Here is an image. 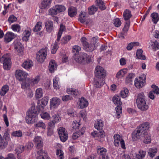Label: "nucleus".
Segmentation results:
<instances>
[{
	"label": "nucleus",
	"mask_w": 159,
	"mask_h": 159,
	"mask_svg": "<svg viewBox=\"0 0 159 159\" xmlns=\"http://www.w3.org/2000/svg\"><path fill=\"white\" fill-rule=\"evenodd\" d=\"M77 104L80 108L83 109L87 107L88 105V101L84 98L82 97L79 99Z\"/></svg>",
	"instance_id": "nucleus-20"
},
{
	"label": "nucleus",
	"mask_w": 159,
	"mask_h": 159,
	"mask_svg": "<svg viewBox=\"0 0 159 159\" xmlns=\"http://www.w3.org/2000/svg\"><path fill=\"white\" fill-rule=\"evenodd\" d=\"M97 5L98 7L101 10H104L106 9V7L104 2L101 0H96Z\"/></svg>",
	"instance_id": "nucleus-45"
},
{
	"label": "nucleus",
	"mask_w": 159,
	"mask_h": 159,
	"mask_svg": "<svg viewBox=\"0 0 159 159\" xmlns=\"http://www.w3.org/2000/svg\"><path fill=\"white\" fill-rule=\"evenodd\" d=\"M37 154L38 156L36 157L37 159H51L48 157L47 152L42 149L38 151Z\"/></svg>",
	"instance_id": "nucleus-23"
},
{
	"label": "nucleus",
	"mask_w": 159,
	"mask_h": 159,
	"mask_svg": "<svg viewBox=\"0 0 159 159\" xmlns=\"http://www.w3.org/2000/svg\"><path fill=\"white\" fill-rule=\"evenodd\" d=\"M87 14L84 11H81L79 15V20L82 23H84L86 20Z\"/></svg>",
	"instance_id": "nucleus-40"
},
{
	"label": "nucleus",
	"mask_w": 159,
	"mask_h": 159,
	"mask_svg": "<svg viewBox=\"0 0 159 159\" xmlns=\"http://www.w3.org/2000/svg\"><path fill=\"white\" fill-rule=\"evenodd\" d=\"M81 42L84 50L88 52L93 51L96 48L95 45L91 43L89 44L86 41V39L84 37L81 38Z\"/></svg>",
	"instance_id": "nucleus-10"
},
{
	"label": "nucleus",
	"mask_w": 159,
	"mask_h": 159,
	"mask_svg": "<svg viewBox=\"0 0 159 159\" xmlns=\"http://www.w3.org/2000/svg\"><path fill=\"white\" fill-rule=\"evenodd\" d=\"M34 127L36 128H40L43 129H46V125L42 121L36 122L34 125Z\"/></svg>",
	"instance_id": "nucleus-44"
},
{
	"label": "nucleus",
	"mask_w": 159,
	"mask_h": 159,
	"mask_svg": "<svg viewBox=\"0 0 159 159\" xmlns=\"http://www.w3.org/2000/svg\"><path fill=\"white\" fill-rule=\"evenodd\" d=\"M42 23L41 22H38L33 30V31L38 32L40 31L42 28Z\"/></svg>",
	"instance_id": "nucleus-56"
},
{
	"label": "nucleus",
	"mask_w": 159,
	"mask_h": 159,
	"mask_svg": "<svg viewBox=\"0 0 159 159\" xmlns=\"http://www.w3.org/2000/svg\"><path fill=\"white\" fill-rule=\"evenodd\" d=\"M0 62L3 64V68L5 70H9L11 66V61L10 55L8 54L3 55L0 59Z\"/></svg>",
	"instance_id": "nucleus-5"
},
{
	"label": "nucleus",
	"mask_w": 159,
	"mask_h": 159,
	"mask_svg": "<svg viewBox=\"0 0 159 159\" xmlns=\"http://www.w3.org/2000/svg\"><path fill=\"white\" fill-rule=\"evenodd\" d=\"M15 34L11 32H7L5 34L4 38V41L6 43L11 42L16 37Z\"/></svg>",
	"instance_id": "nucleus-19"
},
{
	"label": "nucleus",
	"mask_w": 159,
	"mask_h": 159,
	"mask_svg": "<svg viewBox=\"0 0 159 159\" xmlns=\"http://www.w3.org/2000/svg\"><path fill=\"white\" fill-rule=\"evenodd\" d=\"M47 51L46 48L40 50L36 54V59L38 61L43 62L47 55Z\"/></svg>",
	"instance_id": "nucleus-12"
},
{
	"label": "nucleus",
	"mask_w": 159,
	"mask_h": 159,
	"mask_svg": "<svg viewBox=\"0 0 159 159\" xmlns=\"http://www.w3.org/2000/svg\"><path fill=\"white\" fill-rule=\"evenodd\" d=\"M112 101L114 103L116 106L115 110L116 114L115 116L117 118H120V116L122 113V107L121 106L122 102L120 101V97L117 95H115L112 98Z\"/></svg>",
	"instance_id": "nucleus-3"
},
{
	"label": "nucleus",
	"mask_w": 159,
	"mask_h": 159,
	"mask_svg": "<svg viewBox=\"0 0 159 159\" xmlns=\"http://www.w3.org/2000/svg\"><path fill=\"white\" fill-rule=\"evenodd\" d=\"M38 113L35 109L34 105H32L29 110L27 112L25 117L26 123L28 124L34 123L38 120Z\"/></svg>",
	"instance_id": "nucleus-1"
},
{
	"label": "nucleus",
	"mask_w": 159,
	"mask_h": 159,
	"mask_svg": "<svg viewBox=\"0 0 159 159\" xmlns=\"http://www.w3.org/2000/svg\"><path fill=\"white\" fill-rule=\"evenodd\" d=\"M35 96L36 99H39L43 97V92L41 88H39L36 89Z\"/></svg>",
	"instance_id": "nucleus-34"
},
{
	"label": "nucleus",
	"mask_w": 159,
	"mask_h": 159,
	"mask_svg": "<svg viewBox=\"0 0 159 159\" xmlns=\"http://www.w3.org/2000/svg\"><path fill=\"white\" fill-rule=\"evenodd\" d=\"M127 70L125 69L121 70L117 73L116 77L118 78L123 77L127 73Z\"/></svg>",
	"instance_id": "nucleus-49"
},
{
	"label": "nucleus",
	"mask_w": 159,
	"mask_h": 159,
	"mask_svg": "<svg viewBox=\"0 0 159 159\" xmlns=\"http://www.w3.org/2000/svg\"><path fill=\"white\" fill-rule=\"evenodd\" d=\"M14 45V48L16 51L18 52H20L22 51L23 46L20 43H15Z\"/></svg>",
	"instance_id": "nucleus-46"
},
{
	"label": "nucleus",
	"mask_w": 159,
	"mask_h": 159,
	"mask_svg": "<svg viewBox=\"0 0 159 159\" xmlns=\"http://www.w3.org/2000/svg\"><path fill=\"white\" fill-rule=\"evenodd\" d=\"M91 135L97 139H98V138H103L105 135L104 132L103 131H101L98 132L95 131L92 132L91 134Z\"/></svg>",
	"instance_id": "nucleus-24"
},
{
	"label": "nucleus",
	"mask_w": 159,
	"mask_h": 159,
	"mask_svg": "<svg viewBox=\"0 0 159 159\" xmlns=\"http://www.w3.org/2000/svg\"><path fill=\"white\" fill-rule=\"evenodd\" d=\"M45 26L47 31L48 32H52L53 29V23L50 21L47 22L45 24Z\"/></svg>",
	"instance_id": "nucleus-43"
},
{
	"label": "nucleus",
	"mask_w": 159,
	"mask_h": 159,
	"mask_svg": "<svg viewBox=\"0 0 159 159\" xmlns=\"http://www.w3.org/2000/svg\"><path fill=\"white\" fill-rule=\"evenodd\" d=\"M128 93L129 90L128 89L124 88L121 91L120 94L122 98H125L128 96Z\"/></svg>",
	"instance_id": "nucleus-54"
},
{
	"label": "nucleus",
	"mask_w": 159,
	"mask_h": 159,
	"mask_svg": "<svg viewBox=\"0 0 159 159\" xmlns=\"http://www.w3.org/2000/svg\"><path fill=\"white\" fill-rule=\"evenodd\" d=\"M143 50L141 49L138 50L136 53V56L138 59L144 60L146 59V57L143 54Z\"/></svg>",
	"instance_id": "nucleus-51"
},
{
	"label": "nucleus",
	"mask_w": 159,
	"mask_h": 159,
	"mask_svg": "<svg viewBox=\"0 0 159 159\" xmlns=\"http://www.w3.org/2000/svg\"><path fill=\"white\" fill-rule=\"evenodd\" d=\"M25 149L24 146L23 145H19L16 149V151L17 153L19 154L22 152Z\"/></svg>",
	"instance_id": "nucleus-59"
},
{
	"label": "nucleus",
	"mask_w": 159,
	"mask_h": 159,
	"mask_svg": "<svg viewBox=\"0 0 159 159\" xmlns=\"http://www.w3.org/2000/svg\"><path fill=\"white\" fill-rule=\"evenodd\" d=\"M65 30V27L62 24L60 25L59 31L58 33L57 41L59 42L61 37L62 32Z\"/></svg>",
	"instance_id": "nucleus-50"
},
{
	"label": "nucleus",
	"mask_w": 159,
	"mask_h": 159,
	"mask_svg": "<svg viewBox=\"0 0 159 159\" xmlns=\"http://www.w3.org/2000/svg\"><path fill=\"white\" fill-rule=\"evenodd\" d=\"M134 77V75L133 74L131 73L129 74L126 78V83L129 85L132 84L133 82V79Z\"/></svg>",
	"instance_id": "nucleus-38"
},
{
	"label": "nucleus",
	"mask_w": 159,
	"mask_h": 159,
	"mask_svg": "<svg viewBox=\"0 0 159 159\" xmlns=\"http://www.w3.org/2000/svg\"><path fill=\"white\" fill-rule=\"evenodd\" d=\"M141 138L140 136L137 133V131H134L132 134V139L133 141H136L138 139Z\"/></svg>",
	"instance_id": "nucleus-61"
},
{
	"label": "nucleus",
	"mask_w": 159,
	"mask_h": 159,
	"mask_svg": "<svg viewBox=\"0 0 159 159\" xmlns=\"http://www.w3.org/2000/svg\"><path fill=\"white\" fill-rule=\"evenodd\" d=\"M103 125V122L102 120H99L95 121L94 127L96 129L100 130L102 129Z\"/></svg>",
	"instance_id": "nucleus-37"
},
{
	"label": "nucleus",
	"mask_w": 159,
	"mask_h": 159,
	"mask_svg": "<svg viewBox=\"0 0 159 159\" xmlns=\"http://www.w3.org/2000/svg\"><path fill=\"white\" fill-rule=\"evenodd\" d=\"M66 7L62 5H57L50 8L49 10V14L51 15H55L57 14L65 11Z\"/></svg>",
	"instance_id": "nucleus-7"
},
{
	"label": "nucleus",
	"mask_w": 159,
	"mask_h": 159,
	"mask_svg": "<svg viewBox=\"0 0 159 159\" xmlns=\"http://www.w3.org/2000/svg\"><path fill=\"white\" fill-rule=\"evenodd\" d=\"M130 21H127L125 24L124 27L122 30V31L124 33L126 34L128 31L130 26Z\"/></svg>",
	"instance_id": "nucleus-63"
},
{
	"label": "nucleus",
	"mask_w": 159,
	"mask_h": 159,
	"mask_svg": "<svg viewBox=\"0 0 159 159\" xmlns=\"http://www.w3.org/2000/svg\"><path fill=\"white\" fill-rule=\"evenodd\" d=\"M77 13V10L74 7H70L68 9V14L70 17H74L76 15Z\"/></svg>",
	"instance_id": "nucleus-31"
},
{
	"label": "nucleus",
	"mask_w": 159,
	"mask_h": 159,
	"mask_svg": "<svg viewBox=\"0 0 159 159\" xmlns=\"http://www.w3.org/2000/svg\"><path fill=\"white\" fill-rule=\"evenodd\" d=\"M61 100L58 98L53 97L50 99V107L51 108L56 109L60 105Z\"/></svg>",
	"instance_id": "nucleus-16"
},
{
	"label": "nucleus",
	"mask_w": 159,
	"mask_h": 159,
	"mask_svg": "<svg viewBox=\"0 0 159 159\" xmlns=\"http://www.w3.org/2000/svg\"><path fill=\"white\" fill-rule=\"evenodd\" d=\"M98 154L102 156V159H109L108 156L106 155L107 150L104 148H101L98 149L97 150Z\"/></svg>",
	"instance_id": "nucleus-25"
},
{
	"label": "nucleus",
	"mask_w": 159,
	"mask_h": 159,
	"mask_svg": "<svg viewBox=\"0 0 159 159\" xmlns=\"http://www.w3.org/2000/svg\"><path fill=\"white\" fill-rule=\"evenodd\" d=\"M136 103L138 107L142 111H146L148 108V106L146 103L144 96L143 93H140L138 94Z\"/></svg>",
	"instance_id": "nucleus-2"
},
{
	"label": "nucleus",
	"mask_w": 159,
	"mask_h": 159,
	"mask_svg": "<svg viewBox=\"0 0 159 159\" xmlns=\"http://www.w3.org/2000/svg\"><path fill=\"white\" fill-rule=\"evenodd\" d=\"M149 44V47L153 50L155 51L159 49V44L157 41H151Z\"/></svg>",
	"instance_id": "nucleus-35"
},
{
	"label": "nucleus",
	"mask_w": 159,
	"mask_h": 159,
	"mask_svg": "<svg viewBox=\"0 0 159 159\" xmlns=\"http://www.w3.org/2000/svg\"><path fill=\"white\" fill-rule=\"evenodd\" d=\"M11 140L9 131H5L3 138L0 134V149H2L6 147L8 145V141Z\"/></svg>",
	"instance_id": "nucleus-4"
},
{
	"label": "nucleus",
	"mask_w": 159,
	"mask_h": 159,
	"mask_svg": "<svg viewBox=\"0 0 159 159\" xmlns=\"http://www.w3.org/2000/svg\"><path fill=\"white\" fill-rule=\"evenodd\" d=\"M146 76L144 74L138 78H136L134 80V85L136 88L140 89L144 86L145 82Z\"/></svg>",
	"instance_id": "nucleus-11"
},
{
	"label": "nucleus",
	"mask_w": 159,
	"mask_h": 159,
	"mask_svg": "<svg viewBox=\"0 0 159 159\" xmlns=\"http://www.w3.org/2000/svg\"><path fill=\"white\" fill-rule=\"evenodd\" d=\"M33 141L37 148L39 149L43 147V142L42 138L40 136H37L35 137L34 138Z\"/></svg>",
	"instance_id": "nucleus-18"
},
{
	"label": "nucleus",
	"mask_w": 159,
	"mask_h": 159,
	"mask_svg": "<svg viewBox=\"0 0 159 159\" xmlns=\"http://www.w3.org/2000/svg\"><path fill=\"white\" fill-rule=\"evenodd\" d=\"M152 87L154 89L151 91L149 93L148 96L152 99H154L155 98L154 93H155L157 94H159V89L157 86L155 85H152Z\"/></svg>",
	"instance_id": "nucleus-22"
},
{
	"label": "nucleus",
	"mask_w": 159,
	"mask_h": 159,
	"mask_svg": "<svg viewBox=\"0 0 159 159\" xmlns=\"http://www.w3.org/2000/svg\"><path fill=\"white\" fill-rule=\"evenodd\" d=\"M80 125V124L79 121H77L76 120H75L73 121L72 125V127L73 129H76L79 128Z\"/></svg>",
	"instance_id": "nucleus-64"
},
{
	"label": "nucleus",
	"mask_w": 159,
	"mask_h": 159,
	"mask_svg": "<svg viewBox=\"0 0 159 159\" xmlns=\"http://www.w3.org/2000/svg\"><path fill=\"white\" fill-rule=\"evenodd\" d=\"M85 130V128L83 127L81 129L80 131H77L74 133L72 136V139H76L78 138L80 135L84 134Z\"/></svg>",
	"instance_id": "nucleus-36"
},
{
	"label": "nucleus",
	"mask_w": 159,
	"mask_h": 159,
	"mask_svg": "<svg viewBox=\"0 0 159 159\" xmlns=\"http://www.w3.org/2000/svg\"><path fill=\"white\" fill-rule=\"evenodd\" d=\"M41 78L39 75H37L34 78L30 79V83L31 86L37 85L40 80Z\"/></svg>",
	"instance_id": "nucleus-30"
},
{
	"label": "nucleus",
	"mask_w": 159,
	"mask_h": 159,
	"mask_svg": "<svg viewBox=\"0 0 159 159\" xmlns=\"http://www.w3.org/2000/svg\"><path fill=\"white\" fill-rule=\"evenodd\" d=\"M97 10V8L94 6H92L88 8L89 13L90 15L94 14Z\"/></svg>",
	"instance_id": "nucleus-58"
},
{
	"label": "nucleus",
	"mask_w": 159,
	"mask_h": 159,
	"mask_svg": "<svg viewBox=\"0 0 159 159\" xmlns=\"http://www.w3.org/2000/svg\"><path fill=\"white\" fill-rule=\"evenodd\" d=\"M113 137L114 142L115 146L119 147L120 144L122 148H125V142L121 136L118 134H116L114 135Z\"/></svg>",
	"instance_id": "nucleus-9"
},
{
	"label": "nucleus",
	"mask_w": 159,
	"mask_h": 159,
	"mask_svg": "<svg viewBox=\"0 0 159 159\" xmlns=\"http://www.w3.org/2000/svg\"><path fill=\"white\" fill-rule=\"evenodd\" d=\"M105 70L101 66H98L95 70V77L104 78L106 76Z\"/></svg>",
	"instance_id": "nucleus-13"
},
{
	"label": "nucleus",
	"mask_w": 159,
	"mask_h": 159,
	"mask_svg": "<svg viewBox=\"0 0 159 159\" xmlns=\"http://www.w3.org/2000/svg\"><path fill=\"white\" fill-rule=\"evenodd\" d=\"M25 81L23 82L21 84V88L23 89H29L30 86H31L30 83V79L27 78Z\"/></svg>",
	"instance_id": "nucleus-42"
},
{
	"label": "nucleus",
	"mask_w": 159,
	"mask_h": 159,
	"mask_svg": "<svg viewBox=\"0 0 159 159\" xmlns=\"http://www.w3.org/2000/svg\"><path fill=\"white\" fill-rule=\"evenodd\" d=\"M139 43L137 42H133L129 43L126 48L128 50H131L134 47L139 45Z\"/></svg>",
	"instance_id": "nucleus-55"
},
{
	"label": "nucleus",
	"mask_w": 159,
	"mask_h": 159,
	"mask_svg": "<svg viewBox=\"0 0 159 159\" xmlns=\"http://www.w3.org/2000/svg\"><path fill=\"white\" fill-rule=\"evenodd\" d=\"M58 130L59 137L61 141L63 142H65L68 137L67 131L63 127H60Z\"/></svg>",
	"instance_id": "nucleus-14"
},
{
	"label": "nucleus",
	"mask_w": 159,
	"mask_h": 159,
	"mask_svg": "<svg viewBox=\"0 0 159 159\" xmlns=\"http://www.w3.org/2000/svg\"><path fill=\"white\" fill-rule=\"evenodd\" d=\"M51 2L52 0H43L40 5V8L43 9L49 7Z\"/></svg>",
	"instance_id": "nucleus-33"
},
{
	"label": "nucleus",
	"mask_w": 159,
	"mask_h": 159,
	"mask_svg": "<svg viewBox=\"0 0 159 159\" xmlns=\"http://www.w3.org/2000/svg\"><path fill=\"white\" fill-rule=\"evenodd\" d=\"M66 92L68 94L73 95L74 97L77 96L78 94L77 90L72 88H67Z\"/></svg>",
	"instance_id": "nucleus-41"
},
{
	"label": "nucleus",
	"mask_w": 159,
	"mask_h": 159,
	"mask_svg": "<svg viewBox=\"0 0 159 159\" xmlns=\"http://www.w3.org/2000/svg\"><path fill=\"white\" fill-rule=\"evenodd\" d=\"M132 16V15L130 10L126 9L124 11L123 14V17L125 20L129 21V20Z\"/></svg>",
	"instance_id": "nucleus-32"
},
{
	"label": "nucleus",
	"mask_w": 159,
	"mask_h": 159,
	"mask_svg": "<svg viewBox=\"0 0 159 159\" xmlns=\"http://www.w3.org/2000/svg\"><path fill=\"white\" fill-rule=\"evenodd\" d=\"M31 30L27 29L25 30L23 33L22 40L23 41H27L29 39L30 35Z\"/></svg>",
	"instance_id": "nucleus-26"
},
{
	"label": "nucleus",
	"mask_w": 159,
	"mask_h": 159,
	"mask_svg": "<svg viewBox=\"0 0 159 159\" xmlns=\"http://www.w3.org/2000/svg\"><path fill=\"white\" fill-rule=\"evenodd\" d=\"M15 75L19 80L22 81L26 79L29 74L23 70H18L16 71Z\"/></svg>",
	"instance_id": "nucleus-15"
},
{
	"label": "nucleus",
	"mask_w": 159,
	"mask_h": 159,
	"mask_svg": "<svg viewBox=\"0 0 159 159\" xmlns=\"http://www.w3.org/2000/svg\"><path fill=\"white\" fill-rule=\"evenodd\" d=\"M48 96H45L41 100V105L40 106L38 103V107H39L40 110L43 109L44 107L46 106L48 103Z\"/></svg>",
	"instance_id": "nucleus-28"
},
{
	"label": "nucleus",
	"mask_w": 159,
	"mask_h": 159,
	"mask_svg": "<svg viewBox=\"0 0 159 159\" xmlns=\"http://www.w3.org/2000/svg\"><path fill=\"white\" fill-rule=\"evenodd\" d=\"M12 137H21L23 136V133L20 130L14 131L11 133Z\"/></svg>",
	"instance_id": "nucleus-48"
},
{
	"label": "nucleus",
	"mask_w": 159,
	"mask_h": 159,
	"mask_svg": "<svg viewBox=\"0 0 159 159\" xmlns=\"http://www.w3.org/2000/svg\"><path fill=\"white\" fill-rule=\"evenodd\" d=\"M11 29L14 31L19 32L20 30V26L18 24H15L12 25Z\"/></svg>",
	"instance_id": "nucleus-62"
},
{
	"label": "nucleus",
	"mask_w": 159,
	"mask_h": 159,
	"mask_svg": "<svg viewBox=\"0 0 159 159\" xmlns=\"http://www.w3.org/2000/svg\"><path fill=\"white\" fill-rule=\"evenodd\" d=\"M57 65L55 61L54 60H52L49 63L48 68L49 71L51 73L54 72L57 68Z\"/></svg>",
	"instance_id": "nucleus-27"
},
{
	"label": "nucleus",
	"mask_w": 159,
	"mask_h": 159,
	"mask_svg": "<svg viewBox=\"0 0 159 159\" xmlns=\"http://www.w3.org/2000/svg\"><path fill=\"white\" fill-rule=\"evenodd\" d=\"M74 59L76 62L80 63H88L91 61L90 57L84 53H80L76 55L74 57Z\"/></svg>",
	"instance_id": "nucleus-6"
},
{
	"label": "nucleus",
	"mask_w": 159,
	"mask_h": 159,
	"mask_svg": "<svg viewBox=\"0 0 159 159\" xmlns=\"http://www.w3.org/2000/svg\"><path fill=\"white\" fill-rule=\"evenodd\" d=\"M149 128V124L148 123L145 122L139 125L136 129L137 133L140 138L144 137L145 134H147L146 131Z\"/></svg>",
	"instance_id": "nucleus-8"
},
{
	"label": "nucleus",
	"mask_w": 159,
	"mask_h": 159,
	"mask_svg": "<svg viewBox=\"0 0 159 159\" xmlns=\"http://www.w3.org/2000/svg\"><path fill=\"white\" fill-rule=\"evenodd\" d=\"M61 115L57 113L53 115L52 117V120L51 122L49 124V125L50 126V124H52V125H54L55 124L59 122L61 120Z\"/></svg>",
	"instance_id": "nucleus-21"
},
{
	"label": "nucleus",
	"mask_w": 159,
	"mask_h": 159,
	"mask_svg": "<svg viewBox=\"0 0 159 159\" xmlns=\"http://www.w3.org/2000/svg\"><path fill=\"white\" fill-rule=\"evenodd\" d=\"M41 118L45 120H49L51 117L49 113L47 112H43L40 114Z\"/></svg>",
	"instance_id": "nucleus-47"
},
{
	"label": "nucleus",
	"mask_w": 159,
	"mask_h": 159,
	"mask_svg": "<svg viewBox=\"0 0 159 159\" xmlns=\"http://www.w3.org/2000/svg\"><path fill=\"white\" fill-rule=\"evenodd\" d=\"M157 152V150L156 148H151L149 149L148 152L149 156L151 157H153Z\"/></svg>",
	"instance_id": "nucleus-57"
},
{
	"label": "nucleus",
	"mask_w": 159,
	"mask_h": 159,
	"mask_svg": "<svg viewBox=\"0 0 159 159\" xmlns=\"http://www.w3.org/2000/svg\"><path fill=\"white\" fill-rule=\"evenodd\" d=\"M151 17L152 18V21L154 23H156L159 20L158 15L157 13H153L151 14Z\"/></svg>",
	"instance_id": "nucleus-53"
},
{
	"label": "nucleus",
	"mask_w": 159,
	"mask_h": 159,
	"mask_svg": "<svg viewBox=\"0 0 159 159\" xmlns=\"http://www.w3.org/2000/svg\"><path fill=\"white\" fill-rule=\"evenodd\" d=\"M32 61L30 60L25 61L22 64V66L25 69L28 70L30 69L33 66Z\"/></svg>",
	"instance_id": "nucleus-29"
},
{
	"label": "nucleus",
	"mask_w": 159,
	"mask_h": 159,
	"mask_svg": "<svg viewBox=\"0 0 159 159\" xmlns=\"http://www.w3.org/2000/svg\"><path fill=\"white\" fill-rule=\"evenodd\" d=\"M57 42H55L53 45L52 47V48L51 49V53L52 54H55L57 51V49L58 48V43L59 42H58L57 41Z\"/></svg>",
	"instance_id": "nucleus-60"
},
{
	"label": "nucleus",
	"mask_w": 159,
	"mask_h": 159,
	"mask_svg": "<svg viewBox=\"0 0 159 159\" xmlns=\"http://www.w3.org/2000/svg\"><path fill=\"white\" fill-rule=\"evenodd\" d=\"M105 83L104 78L95 77L93 82L94 86L97 88L102 87Z\"/></svg>",
	"instance_id": "nucleus-17"
},
{
	"label": "nucleus",
	"mask_w": 159,
	"mask_h": 159,
	"mask_svg": "<svg viewBox=\"0 0 159 159\" xmlns=\"http://www.w3.org/2000/svg\"><path fill=\"white\" fill-rule=\"evenodd\" d=\"M59 78L56 76L53 80V86L54 89H57L59 88V84L58 83Z\"/></svg>",
	"instance_id": "nucleus-52"
},
{
	"label": "nucleus",
	"mask_w": 159,
	"mask_h": 159,
	"mask_svg": "<svg viewBox=\"0 0 159 159\" xmlns=\"http://www.w3.org/2000/svg\"><path fill=\"white\" fill-rule=\"evenodd\" d=\"M9 87L7 85H3L0 90V95L1 96H4L8 92Z\"/></svg>",
	"instance_id": "nucleus-39"
}]
</instances>
